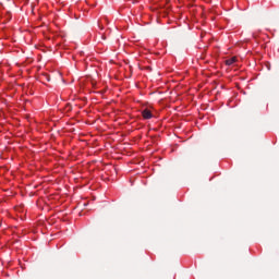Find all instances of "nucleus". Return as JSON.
I'll list each match as a JSON object with an SVG mask.
<instances>
[{"label":"nucleus","instance_id":"f257e3e1","mask_svg":"<svg viewBox=\"0 0 279 279\" xmlns=\"http://www.w3.org/2000/svg\"><path fill=\"white\" fill-rule=\"evenodd\" d=\"M142 117H143L144 119H151V117H154V114H151V111H150V110L145 109V110L142 111Z\"/></svg>","mask_w":279,"mask_h":279},{"label":"nucleus","instance_id":"f03ea898","mask_svg":"<svg viewBox=\"0 0 279 279\" xmlns=\"http://www.w3.org/2000/svg\"><path fill=\"white\" fill-rule=\"evenodd\" d=\"M234 62H236V57H232V58L226 60V64L228 66H232V64H234Z\"/></svg>","mask_w":279,"mask_h":279}]
</instances>
